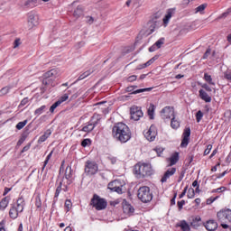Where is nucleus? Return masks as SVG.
Returning <instances> with one entry per match:
<instances>
[{
	"instance_id": "obj_13",
	"label": "nucleus",
	"mask_w": 231,
	"mask_h": 231,
	"mask_svg": "<svg viewBox=\"0 0 231 231\" xmlns=\"http://www.w3.org/2000/svg\"><path fill=\"white\" fill-rule=\"evenodd\" d=\"M176 174V168L171 167L169 168L163 174V176L161 179L162 183H167V180L171 178V176H174Z\"/></svg>"
},
{
	"instance_id": "obj_29",
	"label": "nucleus",
	"mask_w": 231,
	"mask_h": 231,
	"mask_svg": "<svg viewBox=\"0 0 231 231\" xmlns=\"http://www.w3.org/2000/svg\"><path fill=\"white\" fill-rule=\"evenodd\" d=\"M42 84L44 86H51V88H55V79L54 78H43Z\"/></svg>"
},
{
	"instance_id": "obj_43",
	"label": "nucleus",
	"mask_w": 231,
	"mask_h": 231,
	"mask_svg": "<svg viewBox=\"0 0 231 231\" xmlns=\"http://www.w3.org/2000/svg\"><path fill=\"white\" fill-rule=\"evenodd\" d=\"M8 93H10V87H4L0 90V97H3V95H8Z\"/></svg>"
},
{
	"instance_id": "obj_36",
	"label": "nucleus",
	"mask_w": 231,
	"mask_h": 231,
	"mask_svg": "<svg viewBox=\"0 0 231 231\" xmlns=\"http://www.w3.org/2000/svg\"><path fill=\"white\" fill-rule=\"evenodd\" d=\"M91 73H93V71H91V70L85 71L84 73L79 75V77L78 78V81L84 80V79H88V77H89V75H91Z\"/></svg>"
},
{
	"instance_id": "obj_61",
	"label": "nucleus",
	"mask_w": 231,
	"mask_h": 231,
	"mask_svg": "<svg viewBox=\"0 0 231 231\" xmlns=\"http://www.w3.org/2000/svg\"><path fill=\"white\" fill-rule=\"evenodd\" d=\"M187 189H189V187H185L183 191L179 195V199H181V198H183L185 196V194H187Z\"/></svg>"
},
{
	"instance_id": "obj_50",
	"label": "nucleus",
	"mask_w": 231,
	"mask_h": 231,
	"mask_svg": "<svg viewBox=\"0 0 231 231\" xmlns=\"http://www.w3.org/2000/svg\"><path fill=\"white\" fill-rule=\"evenodd\" d=\"M211 151H212V144H208L206 150L204 151V156H208V154H210Z\"/></svg>"
},
{
	"instance_id": "obj_25",
	"label": "nucleus",
	"mask_w": 231,
	"mask_h": 231,
	"mask_svg": "<svg viewBox=\"0 0 231 231\" xmlns=\"http://www.w3.org/2000/svg\"><path fill=\"white\" fill-rule=\"evenodd\" d=\"M170 162V167H172V165H176L177 162H180V153L174 152L169 159Z\"/></svg>"
},
{
	"instance_id": "obj_2",
	"label": "nucleus",
	"mask_w": 231,
	"mask_h": 231,
	"mask_svg": "<svg viewBox=\"0 0 231 231\" xmlns=\"http://www.w3.org/2000/svg\"><path fill=\"white\" fill-rule=\"evenodd\" d=\"M217 217L218 221L221 223L220 226L224 228V230H226L229 228L231 231V209L228 208H225L220 209L217 213Z\"/></svg>"
},
{
	"instance_id": "obj_51",
	"label": "nucleus",
	"mask_w": 231,
	"mask_h": 231,
	"mask_svg": "<svg viewBox=\"0 0 231 231\" xmlns=\"http://www.w3.org/2000/svg\"><path fill=\"white\" fill-rule=\"evenodd\" d=\"M219 197H210L209 199H207V205H212V203L214 201H216V199H217Z\"/></svg>"
},
{
	"instance_id": "obj_49",
	"label": "nucleus",
	"mask_w": 231,
	"mask_h": 231,
	"mask_svg": "<svg viewBox=\"0 0 231 231\" xmlns=\"http://www.w3.org/2000/svg\"><path fill=\"white\" fill-rule=\"evenodd\" d=\"M81 145L83 147H88V145H91V139H84L82 142H81Z\"/></svg>"
},
{
	"instance_id": "obj_6",
	"label": "nucleus",
	"mask_w": 231,
	"mask_h": 231,
	"mask_svg": "<svg viewBox=\"0 0 231 231\" xmlns=\"http://www.w3.org/2000/svg\"><path fill=\"white\" fill-rule=\"evenodd\" d=\"M98 172V164L95 161L88 160L85 162L84 173L86 176H95Z\"/></svg>"
},
{
	"instance_id": "obj_27",
	"label": "nucleus",
	"mask_w": 231,
	"mask_h": 231,
	"mask_svg": "<svg viewBox=\"0 0 231 231\" xmlns=\"http://www.w3.org/2000/svg\"><path fill=\"white\" fill-rule=\"evenodd\" d=\"M81 15H84V6L78 5V7L74 10L73 16L76 17V19H79Z\"/></svg>"
},
{
	"instance_id": "obj_11",
	"label": "nucleus",
	"mask_w": 231,
	"mask_h": 231,
	"mask_svg": "<svg viewBox=\"0 0 231 231\" xmlns=\"http://www.w3.org/2000/svg\"><path fill=\"white\" fill-rule=\"evenodd\" d=\"M130 115L132 120L138 121L140 118H142V116H143V112H142V108L138 106H133L130 109Z\"/></svg>"
},
{
	"instance_id": "obj_24",
	"label": "nucleus",
	"mask_w": 231,
	"mask_h": 231,
	"mask_svg": "<svg viewBox=\"0 0 231 231\" xmlns=\"http://www.w3.org/2000/svg\"><path fill=\"white\" fill-rule=\"evenodd\" d=\"M19 214H21V212L15 208L14 206H13L9 210V217L11 219H17V217H19Z\"/></svg>"
},
{
	"instance_id": "obj_48",
	"label": "nucleus",
	"mask_w": 231,
	"mask_h": 231,
	"mask_svg": "<svg viewBox=\"0 0 231 231\" xmlns=\"http://www.w3.org/2000/svg\"><path fill=\"white\" fill-rule=\"evenodd\" d=\"M29 102V99L28 97H24L23 99L21 100L18 107L21 108V107H24V106H26V104H28Z\"/></svg>"
},
{
	"instance_id": "obj_18",
	"label": "nucleus",
	"mask_w": 231,
	"mask_h": 231,
	"mask_svg": "<svg viewBox=\"0 0 231 231\" xmlns=\"http://www.w3.org/2000/svg\"><path fill=\"white\" fill-rule=\"evenodd\" d=\"M205 228L208 231H214L217 229V222L216 220H208L204 225Z\"/></svg>"
},
{
	"instance_id": "obj_59",
	"label": "nucleus",
	"mask_w": 231,
	"mask_h": 231,
	"mask_svg": "<svg viewBox=\"0 0 231 231\" xmlns=\"http://www.w3.org/2000/svg\"><path fill=\"white\" fill-rule=\"evenodd\" d=\"M30 147H32V143H29L27 145H25L23 150L21 151V152H26L27 151H30Z\"/></svg>"
},
{
	"instance_id": "obj_5",
	"label": "nucleus",
	"mask_w": 231,
	"mask_h": 231,
	"mask_svg": "<svg viewBox=\"0 0 231 231\" xmlns=\"http://www.w3.org/2000/svg\"><path fill=\"white\" fill-rule=\"evenodd\" d=\"M90 205L96 208V210H106V208H107V200L100 198L97 194H94L90 200Z\"/></svg>"
},
{
	"instance_id": "obj_30",
	"label": "nucleus",
	"mask_w": 231,
	"mask_h": 231,
	"mask_svg": "<svg viewBox=\"0 0 231 231\" xmlns=\"http://www.w3.org/2000/svg\"><path fill=\"white\" fill-rule=\"evenodd\" d=\"M154 111H156V106L151 103L147 110L148 116H150L151 120L154 118Z\"/></svg>"
},
{
	"instance_id": "obj_56",
	"label": "nucleus",
	"mask_w": 231,
	"mask_h": 231,
	"mask_svg": "<svg viewBox=\"0 0 231 231\" xmlns=\"http://www.w3.org/2000/svg\"><path fill=\"white\" fill-rule=\"evenodd\" d=\"M6 225V220H2L0 222V231H6V228L5 227Z\"/></svg>"
},
{
	"instance_id": "obj_32",
	"label": "nucleus",
	"mask_w": 231,
	"mask_h": 231,
	"mask_svg": "<svg viewBox=\"0 0 231 231\" xmlns=\"http://www.w3.org/2000/svg\"><path fill=\"white\" fill-rule=\"evenodd\" d=\"M73 176V171L71 170V166H68L65 170V178L66 180H71Z\"/></svg>"
},
{
	"instance_id": "obj_16",
	"label": "nucleus",
	"mask_w": 231,
	"mask_h": 231,
	"mask_svg": "<svg viewBox=\"0 0 231 231\" xmlns=\"http://www.w3.org/2000/svg\"><path fill=\"white\" fill-rule=\"evenodd\" d=\"M24 205H26V202H24V198L20 197L16 200V203L13 205V207H15V208L18 210V212H23L24 210Z\"/></svg>"
},
{
	"instance_id": "obj_45",
	"label": "nucleus",
	"mask_w": 231,
	"mask_h": 231,
	"mask_svg": "<svg viewBox=\"0 0 231 231\" xmlns=\"http://www.w3.org/2000/svg\"><path fill=\"white\" fill-rule=\"evenodd\" d=\"M69 98V96L68 94H64L63 96H61L60 97V99L56 102L60 103V104H62V102H66V100H68Z\"/></svg>"
},
{
	"instance_id": "obj_20",
	"label": "nucleus",
	"mask_w": 231,
	"mask_h": 231,
	"mask_svg": "<svg viewBox=\"0 0 231 231\" xmlns=\"http://www.w3.org/2000/svg\"><path fill=\"white\" fill-rule=\"evenodd\" d=\"M59 77V71L55 69H52L43 74V79H56Z\"/></svg>"
},
{
	"instance_id": "obj_23",
	"label": "nucleus",
	"mask_w": 231,
	"mask_h": 231,
	"mask_svg": "<svg viewBox=\"0 0 231 231\" xmlns=\"http://www.w3.org/2000/svg\"><path fill=\"white\" fill-rule=\"evenodd\" d=\"M155 60H158V56H153L152 59H150L147 62L139 65L138 69H145V68H149Z\"/></svg>"
},
{
	"instance_id": "obj_46",
	"label": "nucleus",
	"mask_w": 231,
	"mask_h": 231,
	"mask_svg": "<svg viewBox=\"0 0 231 231\" xmlns=\"http://www.w3.org/2000/svg\"><path fill=\"white\" fill-rule=\"evenodd\" d=\"M35 207L37 208H41V207H42V200H41L40 196L36 197V199H35Z\"/></svg>"
},
{
	"instance_id": "obj_39",
	"label": "nucleus",
	"mask_w": 231,
	"mask_h": 231,
	"mask_svg": "<svg viewBox=\"0 0 231 231\" xmlns=\"http://www.w3.org/2000/svg\"><path fill=\"white\" fill-rule=\"evenodd\" d=\"M26 124H28V120H24V121L19 122L16 125V129H18V131H21V129H23V127L26 126Z\"/></svg>"
},
{
	"instance_id": "obj_57",
	"label": "nucleus",
	"mask_w": 231,
	"mask_h": 231,
	"mask_svg": "<svg viewBox=\"0 0 231 231\" xmlns=\"http://www.w3.org/2000/svg\"><path fill=\"white\" fill-rule=\"evenodd\" d=\"M138 79V76L132 75L127 78V82H134Z\"/></svg>"
},
{
	"instance_id": "obj_1",
	"label": "nucleus",
	"mask_w": 231,
	"mask_h": 231,
	"mask_svg": "<svg viewBox=\"0 0 231 231\" xmlns=\"http://www.w3.org/2000/svg\"><path fill=\"white\" fill-rule=\"evenodd\" d=\"M112 137L116 142L127 143L131 140V129H129V126L125 123H116L112 127Z\"/></svg>"
},
{
	"instance_id": "obj_21",
	"label": "nucleus",
	"mask_w": 231,
	"mask_h": 231,
	"mask_svg": "<svg viewBox=\"0 0 231 231\" xmlns=\"http://www.w3.org/2000/svg\"><path fill=\"white\" fill-rule=\"evenodd\" d=\"M176 226L180 228L181 231H190V225H189L186 220H180L177 223Z\"/></svg>"
},
{
	"instance_id": "obj_26",
	"label": "nucleus",
	"mask_w": 231,
	"mask_h": 231,
	"mask_svg": "<svg viewBox=\"0 0 231 231\" xmlns=\"http://www.w3.org/2000/svg\"><path fill=\"white\" fill-rule=\"evenodd\" d=\"M123 211H124V214H133L134 212V208H133V206H131V204L129 203H125L123 205Z\"/></svg>"
},
{
	"instance_id": "obj_60",
	"label": "nucleus",
	"mask_w": 231,
	"mask_h": 231,
	"mask_svg": "<svg viewBox=\"0 0 231 231\" xmlns=\"http://www.w3.org/2000/svg\"><path fill=\"white\" fill-rule=\"evenodd\" d=\"M87 23H88V24H93V23H95L93 16H87Z\"/></svg>"
},
{
	"instance_id": "obj_63",
	"label": "nucleus",
	"mask_w": 231,
	"mask_h": 231,
	"mask_svg": "<svg viewBox=\"0 0 231 231\" xmlns=\"http://www.w3.org/2000/svg\"><path fill=\"white\" fill-rule=\"evenodd\" d=\"M46 140H48V137H46L44 134L39 137V142L41 143L46 142Z\"/></svg>"
},
{
	"instance_id": "obj_42",
	"label": "nucleus",
	"mask_w": 231,
	"mask_h": 231,
	"mask_svg": "<svg viewBox=\"0 0 231 231\" xmlns=\"http://www.w3.org/2000/svg\"><path fill=\"white\" fill-rule=\"evenodd\" d=\"M224 79L227 80V82H231V70L227 69L224 72Z\"/></svg>"
},
{
	"instance_id": "obj_37",
	"label": "nucleus",
	"mask_w": 231,
	"mask_h": 231,
	"mask_svg": "<svg viewBox=\"0 0 231 231\" xmlns=\"http://www.w3.org/2000/svg\"><path fill=\"white\" fill-rule=\"evenodd\" d=\"M46 109V106H40L39 108H37L35 111H34V115L36 116H40V115H42L44 113V110Z\"/></svg>"
},
{
	"instance_id": "obj_31",
	"label": "nucleus",
	"mask_w": 231,
	"mask_h": 231,
	"mask_svg": "<svg viewBox=\"0 0 231 231\" xmlns=\"http://www.w3.org/2000/svg\"><path fill=\"white\" fill-rule=\"evenodd\" d=\"M171 129H179V127H180V121H178V119H176V116H174L171 119Z\"/></svg>"
},
{
	"instance_id": "obj_12",
	"label": "nucleus",
	"mask_w": 231,
	"mask_h": 231,
	"mask_svg": "<svg viewBox=\"0 0 231 231\" xmlns=\"http://www.w3.org/2000/svg\"><path fill=\"white\" fill-rule=\"evenodd\" d=\"M189 141H190V128H185L182 134L180 147H187V145H189Z\"/></svg>"
},
{
	"instance_id": "obj_15",
	"label": "nucleus",
	"mask_w": 231,
	"mask_h": 231,
	"mask_svg": "<svg viewBox=\"0 0 231 231\" xmlns=\"http://www.w3.org/2000/svg\"><path fill=\"white\" fill-rule=\"evenodd\" d=\"M27 24H28L29 30H32V28H33V27L37 26V24H39V22L35 18V14H33V13L28 14Z\"/></svg>"
},
{
	"instance_id": "obj_40",
	"label": "nucleus",
	"mask_w": 231,
	"mask_h": 231,
	"mask_svg": "<svg viewBox=\"0 0 231 231\" xmlns=\"http://www.w3.org/2000/svg\"><path fill=\"white\" fill-rule=\"evenodd\" d=\"M231 14V7H229L226 12H224L221 15L217 17V19H225V17H228Z\"/></svg>"
},
{
	"instance_id": "obj_7",
	"label": "nucleus",
	"mask_w": 231,
	"mask_h": 231,
	"mask_svg": "<svg viewBox=\"0 0 231 231\" xmlns=\"http://www.w3.org/2000/svg\"><path fill=\"white\" fill-rule=\"evenodd\" d=\"M97 116H98L94 115L92 116V119L88 123H87L83 125V127L81 129V131H83V133H87V134L91 133V131H93V129H95V127H97V125H98V122L100 119L97 118ZM95 118H97L96 121H94Z\"/></svg>"
},
{
	"instance_id": "obj_9",
	"label": "nucleus",
	"mask_w": 231,
	"mask_h": 231,
	"mask_svg": "<svg viewBox=\"0 0 231 231\" xmlns=\"http://www.w3.org/2000/svg\"><path fill=\"white\" fill-rule=\"evenodd\" d=\"M173 116H176L174 106H164L161 110V118H162V120H171Z\"/></svg>"
},
{
	"instance_id": "obj_55",
	"label": "nucleus",
	"mask_w": 231,
	"mask_h": 231,
	"mask_svg": "<svg viewBox=\"0 0 231 231\" xmlns=\"http://www.w3.org/2000/svg\"><path fill=\"white\" fill-rule=\"evenodd\" d=\"M26 140V137L25 136H22L18 142H17V147H21V145H23V143H24V141Z\"/></svg>"
},
{
	"instance_id": "obj_47",
	"label": "nucleus",
	"mask_w": 231,
	"mask_h": 231,
	"mask_svg": "<svg viewBox=\"0 0 231 231\" xmlns=\"http://www.w3.org/2000/svg\"><path fill=\"white\" fill-rule=\"evenodd\" d=\"M62 191V182H60V185L57 187L54 198H57Z\"/></svg>"
},
{
	"instance_id": "obj_28",
	"label": "nucleus",
	"mask_w": 231,
	"mask_h": 231,
	"mask_svg": "<svg viewBox=\"0 0 231 231\" xmlns=\"http://www.w3.org/2000/svg\"><path fill=\"white\" fill-rule=\"evenodd\" d=\"M173 14H174V9H169L167 11L166 15L164 16V18L162 20L163 21V24H165V25L169 24V21H171Z\"/></svg>"
},
{
	"instance_id": "obj_3",
	"label": "nucleus",
	"mask_w": 231,
	"mask_h": 231,
	"mask_svg": "<svg viewBox=\"0 0 231 231\" xmlns=\"http://www.w3.org/2000/svg\"><path fill=\"white\" fill-rule=\"evenodd\" d=\"M134 174L136 178H147V176H152V167L149 163L138 162L134 165Z\"/></svg>"
},
{
	"instance_id": "obj_44",
	"label": "nucleus",
	"mask_w": 231,
	"mask_h": 231,
	"mask_svg": "<svg viewBox=\"0 0 231 231\" xmlns=\"http://www.w3.org/2000/svg\"><path fill=\"white\" fill-rule=\"evenodd\" d=\"M202 119H203V112H201V110H199L196 114V120L198 124H199V122H201Z\"/></svg>"
},
{
	"instance_id": "obj_8",
	"label": "nucleus",
	"mask_w": 231,
	"mask_h": 231,
	"mask_svg": "<svg viewBox=\"0 0 231 231\" xmlns=\"http://www.w3.org/2000/svg\"><path fill=\"white\" fill-rule=\"evenodd\" d=\"M143 135L148 142H154L156 136H158V129H156L154 125H152L148 130L143 132Z\"/></svg>"
},
{
	"instance_id": "obj_34",
	"label": "nucleus",
	"mask_w": 231,
	"mask_h": 231,
	"mask_svg": "<svg viewBox=\"0 0 231 231\" xmlns=\"http://www.w3.org/2000/svg\"><path fill=\"white\" fill-rule=\"evenodd\" d=\"M204 80L210 86H216V83L212 81V76H210L208 73L204 74Z\"/></svg>"
},
{
	"instance_id": "obj_33",
	"label": "nucleus",
	"mask_w": 231,
	"mask_h": 231,
	"mask_svg": "<svg viewBox=\"0 0 231 231\" xmlns=\"http://www.w3.org/2000/svg\"><path fill=\"white\" fill-rule=\"evenodd\" d=\"M65 212H69L73 208V203L70 199H66L64 204Z\"/></svg>"
},
{
	"instance_id": "obj_41",
	"label": "nucleus",
	"mask_w": 231,
	"mask_h": 231,
	"mask_svg": "<svg viewBox=\"0 0 231 231\" xmlns=\"http://www.w3.org/2000/svg\"><path fill=\"white\" fill-rule=\"evenodd\" d=\"M187 196H188L189 199H194V196H196V191L194 190V189H192V188L189 189Z\"/></svg>"
},
{
	"instance_id": "obj_22",
	"label": "nucleus",
	"mask_w": 231,
	"mask_h": 231,
	"mask_svg": "<svg viewBox=\"0 0 231 231\" xmlns=\"http://www.w3.org/2000/svg\"><path fill=\"white\" fill-rule=\"evenodd\" d=\"M192 228L195 230H198L201 226V217H196L195 218L192 219L190 222V226Z\"/></svg>"
},
{
	"instance_id": "obj_4",
	"label": "nucleus",
	"mask_w": 231,
	"mask_h": 231,
	"mask_svg": "<svg viewBox=\"0 0 231 231\" xmlns=\"http://www.w3.org/2000/svg\"><path fill=\"white\" fill-rule=\"evenodd\" d=\"M137 198L142 201V203H151L152 201V192H151V188L148 186L140 187L137 193Z\"/></svg>"
},
{
	"instance_id": "obj_19",
	"label": "nucleus",
	"mask_w": 231,
	"mask_h": 231,
	"mask_svg": "<svg viewBox=\"0 0 231 231\" xmlns=\"http://www.w3.org/2000/svg\"><path fill=\"white\" fill-rule=\"evenodd\" d=\"M10 196L4 197L0 200V210L5 211L8 208V205H10Z\"/></svg>"
},
{
	"instance_id": "obj_53",
	"label": "nucleus",
	"mask_w": 231,
	"mask_h": 231,
	"mask_svg": "<svg viewBox=\"0 0 231 231\" xmlns=\"http://www.w3.org/2000/svg\"><path fill=\"white\" fill-rule=\"evenodd\" d=\"M162 44H163V38L158 40V41L154 43L155 47H156L158 50H160V48H162Z\"/></svg>"
},
{
	"instance_id": "obj_58",
	"label": "nucleus",
	"mask_w": 231,
	"mask_h": 231,
	"mask_svg": "<svg viewBox=\"0 0 231 231\" xmlns=\"http://www.w3.org/2000/svg\"><path fill=\"white\" fill-rule=\"evenodd\" d=\"M201 88H203L205 91H208L209 93L212 92V88L208 85H207V83L202 84Z\"/></svg>"
},
{
	"instance_id": "obj_14",
	"label": "nucleus",
	"mask_w": 231,
	"mask_h": 231,
	"mask_svg": "<svg viewBox=\"0 0 231 231\" xmlns=\"http://www.w3.org/2000/svg\"><path fill=\"white\" fill-rule=\"evenodd\" d=\"M136 88H138L137 86H130V87H127L126 88V91L128 93H132V95H138L140 93H144V91H152V88H140V89H137V90H134L136 89Z\"/></svg>"
},
{
	"instance_id": "obj_17",
	"label": "nucleus",
	"mask_w": 231,
	"mask_h": 231,
	"mask_svg": "<svg viewBox=\"0 0 231 231\" xmlns=\"http://www.w3.org/2000/svg\"><path fill=\"white\" fill-rule=\"evenodd\" d=\"M199 97L206 103L212 102V97H210L208 93H207V91H205L204 89L199 90Z\"/></svg>"
},
{
	"instance_id": "obj_64",
	"label": "nucleus",
	"mask_w": 231,
	"mask_h": 231,
	"mask_svg": "<svg viewBox=\"0 0 231 231\" xmlns=\"http://www.w3.org/2000/svg\"><path fill=\"white\" fill-rule=\"evenodd\" d=\"M231 162V152L228 153V155L226 158V163H230Z\"/></svg>"
},
{
	"instance_id": "obj_52",
	"label": "nucleus",
	"mask_w": 231,
	"mask_h": 231,
	"mask_svg": "<svg viewBox=\"0 0 231 231\" xmlns=\"http://www.w3.org/2000/svg\"><path fill=\"white\" fill-rule=\"evenodd\" d=\"M60 103H58L57 101L51 105V106L50 107V112L53 113V111H55V109H57V107H59Z\"/></svg>"
},
{
	"instance_id": "obj_38",
	"label": "nucleus",
	"mask_w": 231,
	"mask_h": 231,
	"mask_svg": "<svg viewBox=\"0 0 231 231\" xmlns=\"http://www.w3.org/2000/svg\"><path fill=\"white\" fill-rule=\"evenodd\" d=\"M206 8H207V4H202L195 9V14H199V13L201 14L202 12H205Z\"/></svg>"
},
{
	"instance_id": "obj_62",
	"label": "nucleus",
	"mask_w": 231,
	"mask_h": 231,
	"mask_svg": "<svg viewBox=\"0 0 231 231\" xmlns=\"http://www.w3.org/2000/svg\"><path fill=\"white\" fill-rule=\"evenodd\" d=\"M155 152H157L158 156H160V154H162V152H163V148L162 147H156L154 149Z\"/></svg>"
},
{
	"instance_id": "obj_10",
	"label": "nucleus",
	"mask_w": 231,
	"mask_h": 231,
	"mask_svg": "<svg viewBox=\"0 0 231 231\" xmlns=\"http://www.w3.org/2000/svg\"><path fill=\"white\" fill-rule=\"evenodd\" d=\"M124 187V182L120 180H115L108 183L107 189L113 192H117V194H122V189Z\"/></svg>"
},
{
	"instance_id": "obj_35",
	"label": "nucleus",
	"mask_w": 231,
	"mask_h": 231,
	"mask_svg": "<svg viewBox=\"0 0 231 231\" xmlns=\"http://www.w3.org/2000/svg\"><path fill=\"white\" fill-rule=\"evenodd\" d=\"M51 156H53V151H51L46 157L44 162H43V166L42 168V171H44V169H46V166L48 165V162H50V160H51Z\"/></svg>"
},
{
	"instance_id": "obj_54",
	"label": "nucleus",
	"mask_w": 231,
	"mask_h": 231,
	"mask_svg": "<svg viewBox=\"0 0 231 231\" xmlns=\"http://www.w3.org/2000/svg\"><path fill=\"white\" fill-rule=\"evenodd\" d=\"M184 205H185V200L184 199L177 202V207H178L179 210H182Z\"/></svg>"
}]
</instances>
